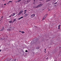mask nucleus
Returning a JSON list of instances; mask_svg holds the SVG:
<instances>
[{
    "mask_svg": "<svg viewBox=\"0 0 61 61\" xmlns=\"http://www.w3.org/2000/svg\"><path fill=\"white\" fill-rule=\"evenodd\" d=\"M35 39H36L35 40V41L36 44H39V41L38 40V38H36Z\"/></svg>",
    "mask_w": 61,
    "mask_h": 61,
    "instance_id": "f257e3e1",
    "label": "nucleus"
},
{
    "mask_svg": "<svg viewBox=\"0 0 61 61\" xmlns=\"http://www.w3.org/2000/svg\"><path fill=\"white\" fill-rule=\"evenodd\" d=\"M43 5V4H40L38 5L37 7L36 8H38V7H40L41 6H42Z\"/></svg>",
    "mask_w": 61,
    "mask_h": 61,
    "instance_id": "f03ea898",
    "label": "nucleus"
},
{
    "mask_svg": "<svg viewBox=\"0 0 61 61\" xmlns=\"http://www.w3.org/2000/svg\"><path fill=\"white\" fill-rule=\"evenodd\" d=\"M23 12V10H21L20 11V12L19 13V14H18V15H21Z\"/></svg>",
    "mask_w": 61,
    "mask_h": 61,
    "instance_id": "7ed1b4c3",
    "label": "nucleus"
},
{
    "mask_svg": "<svg viewBox=\"0 0 61 61\" xmlns=\"http://www.w3.org/2000/svg\"><path fill=\"white\" fill-rule=\"evenodd\" d=\"M35 14H33L31 15V18H33V17H35Z\"/></svg>",
    "mask_w": 61,
    "mask_h": 61,
    "instance_id": "20e7f679",
    "label": "nucleus"
},
{
    "mask_svg": "<svg viewBox=\"0 0 61 61\" xmlns=\"http://www.w3.org/2000/svg\"><path fill=\"white\" fill-rule=\"evenodd\" d=\"M12 28H13L12 27H11L8 29V30L9 31H11V30H12Z\"/></svg>",
    "mask_w": 61,
    "mask_h": 61,
    "instance_id": "39448f33",
    "label": "nucleus"
},
{
    "mask_svg": "<svg viewBox=\"0 0 61 61\" xmlns=\"http://www.w3.org/2000/svg\"><path fill=\"white\" fill-rule=\"evenodd\" d=\"M23 18V16H22L20 18H19L18 19L19 20H20V19H22V18Z\"/></svg>",
    "mask_w": 61,
    "mask_h": 61,
    "instance_id": "423d86ee",
    "label": "nucleus"
},
{
    "mask_svg": "<svg viewBox=\"0 0 61 61\" xmlns=\"http://www.w3.org/2000/svg\"><path fill=\"white\" fill-rule=\"evenodd\" d=\"M4 27H3V28L1 29V30H0L1 31H3V30H4Z\"/></svg>",
    "mask_w": 61,
    "mask_h": 61,
    "instance_id": "0eeeda50",
    "label": "nucleus"
},
{
    "mask_svg": "<svg viewBox=\"0 0 61 61\" xmlns=\"http://www.w3.org/2000/svg\"><path fill=\"white\" fill-rule=\"evenodd\" d=\"M9 22L10 23H12V20L9 21Z\"/></svg>",
    "mask_w": 61,
    "mask_h": 61,
    "instance_id": "6e6552de",
    "label": "nucleus"
},
{
    "mask_svg": "<svg viewBox=\"0 0 61 61\" xmlns=\"http://www.w3.org/2000/svg\"><path fill=\"white\" fill-rule=\"evenodd\" d=\"M26 10H24V14H25V13H26Z\"/></svg>",
    "mask_w": 61,
    "mask_h": 61,
    "instance_id": "1a4fd4ad",
    "label": "nucleus"
},
{
    "mask_svg": "<svg viewBox=\"0 0 61 61\" xmlns=\"http://www.w3.org/2000/svg\"><path fill=\"white\" fill-rule=\"evenodd\" d=\"M15 13H14L13 14H12V16H14V15H15Z\"/></svg>",
    "mask_w": 61,
    "mask_h": 61,
    "instance_id": "9d476101",
    "label": "nucleus"
},
{
    "mask_svg": "<svg viewBox=\"0 0 61 61\" xmlns=\"http://www.w3.org/2000/svg\"><path fill=\"white\" fill-rule=\"evenodd\" d=\"M16 21V19H14L13 20V22H15V21Z\"/></svg>",
    "mask_w": 61,
    "mask_h": 61,
    "instance_id": "9b49d317",
    "label": "nucleus"
},
{
    "mask_svg": "<svg viewBox=\"0 0 61 61\" xmlns=\"http://www.w3.org/2000/svg\"><path fill=\"white\" fill-rule=\"evenodd\" d=\"M12 1H9L8 3V4H9V3H12Z\"/></svg>",
    "mask_w": 61,
    "mask_h": 61,
    "instance_id": "f8f14e48",
    "label": "nucleus"
},
{
    "mask_svg": "<svg viewBox=\"0 0 61 61\" xmlns=\"http://www.w3.org/2000/svg\"><path fill=\"white\" fill-rule=\"evenodd\" d=\"M48 15L47 14H46V15H45L44 16V17H46V16H47V15Z\"/></svg>",
    "mask_w": 61,
    "mask_h": 61,
    "instance_id": "ddd939ff",
    "label": "nucleus"
},
{
    "mask_svg": "<svg viewBox=\"0 0 61 61\" xmlns=\"http://www.w3.org/2000/svg\"><path fill=\"white\" fill-rule=\"evenodd\" d=\"M39 49V47H37L36 49Z\"/></svg>",
    "mask_w": 61,
    "mask_h": 61,
    "instance_id": "4468645a",
    "label": "nucleus"
},
{
    "mask_svg": "<svg viewBox=\"0 0 61 61\" xmlns=\"http://www.w3.org/2000/svg\"><path fill=\"white\" fill-rule=\"evenodd\" d=\"M22 0H19L17 1V2H20V1H21Z\"/></svg>",
    "mask_w": 61,
    "mask_h": 61,
    "instance_id": "2eb2a0df",
    "label": "nucleus"
},
{
    "mask_svg": "<svg viewBox=\"0 0 61 61\" xmlns=\"http://www.w3.org/2000/svg\"><path fill=\"white\" fill-rule=\"evenodd\" d=\"M27 3H29V2H30V0H27Z\"/></svg>",
    "mask_w": 61,
    "mask_h": 61,
    "instance_id": "dca6fc26",
    "label": "nucleus"
},
{
    "mask_svg": "<svg viewBox=\"0 0 61 61\" xmlns=\"http://www.w3.org/2000/svg\"><path fill=\"white\" fill-rule=\"evenodd\" d=\"M21 33H22V34H24V33H25V32L22 31Z\"/></svg>",
    "mask_w": 61,
    "mask_h": 61,
    "instance_id": "f3484780",
    "label": "nucleus"
},
{
    "mask_svg": "<svg viewBox=\"0 0 61 61\" xmlns=\"http://www.w3.org/2000/svg\"><path fill=\"white\" fill-rule=\"evenodd\" d=\"M50 1V0H47L46 1V2H49V1Z\"/></svg>",
    "mask_w": 61,
    "mask_h": 61,
    "instance_id": "a211bd4d",
    "label": "nucleus"
},
{
    "mask_svg": "<svg viewBox=\"0 0 61 61\" xmlns=\"http://www.w3.org/2000/svg\"><path fill=\"white\" fill-rule=\"evenodd\" d=\"M3 16H2L1 18V20H2L3 19Z\"/></svg>",
    "mask_w": 61,
    "mask_h": 61,
    "instance_id": "6ab92c4d",
    "label": "nucleus"
},
{
    "mask_svg": "<svg viewBox=\"0 0 61 61\" xmlns=\"http://www.w3.org/2000/svg\"><path fill=\"white\" fill-rule=\"evenodd\" d=\"M45 19V18L44 17L43 18V19H42V20H44V19Z\"/></svg>",
    "mask_w": 61,
    "mask_h": 61,
    "instance_id": "aec40b11",
    "label": "nucleus"
},
{
    "mask_svg": "<svg viewBox=\"0 0 61 61\" xmlns=\"http://www.w3.org/2000/svg\"><path fill=\"white\" fill-rule=\"evenodd\" d=\"M12 16V15H10V16H9V17H11V16Z\"/></svg>",
    "mask_w": 61,
    "mask_h": 61,
    "instance_id": "412c9836",
    "label": "nucleus"
},
{
    "mask_svg": "<svg viewBox=\"0 0 61 61\" xmlns=\"http://www.w3.org/2000/svg\"><path fill=\"white\" fill-rule=\"evenodd\" d=\"M57 4V2H56L54 3V5H56V4Z\"/></svg>",
    "mask_w": 61,
    "mask_h": 61,
    "instance_id": "4be33fe9",
    "label": "nucleus"
},
{
    "mask_svg": "<svg viewBox=\"0 0 61 61\" xmlns=\"http://www.w3.org/2000/svg\"><path fill=\"white\" fill-rule=\"evenodd\" d=\"M25 15L26 16H27V15H28L27 14H25Z\"/></svg>",
    "mask_w": 61,
    "mask_h": 61,
    "instance_id": "5701e85b",
    "label": "nucleus"
},
{
    "mask_svg": "<svg viewBox=\"0 0 61 61\" xmlns=\"http://www.w3.org/2000/svg\"><path fill=\"white\" fill-rule=\"evenodd\" d=\"M25 52H28V51H27V50H26L25 51Z\"/></svg>",
    "mask_w": 61,
    "mask_h": 61,
    "instance_id": "b1692460",
    "label": "nucleus"
},
{
    "mask_svg": "<svg viewBox=\"0 0 61 61\" xmlns=\"http://www.w3.org/2000/svg\"><path fill=\"white\" fill-rule=\"evenodd\" d=\"M60 25H59L58 26V27H60Z\"/></svg>",
    "mask_w": 61,
    "mask_h": 61,
    "instance_id": "393cba45",
    "label": "nucleus"
},
{
    "mask_svg": "<svg viewBox=\"0 0 61 61\" xmlns=\"http://www.w3.org/2000/svg\"><path fill=\"white\" fill-rule=\"evenodd\" d=\"M58 29H60V27H58Z\"/></svg>",
    "mask_w": 61,
    "mask_h": 61,
    "instance_id": "a878e982",
    "label": "nucleus"
},
{
    "mask_svg": "<svg viewBox=\"0 0 61 61\" xmlns=\"http://www.w3.org/2000/svg\"><path fill=\"white\" fill-rule=\"evenodd\" d=\"M48 11H50V10L49 9L48 10Z\"/></svg>",
    "mask_w": 61,
    "mask_h": 61,
    "instance_id": "bb28decb",
    "label": "nucleus"
},
{
    "mask_svg": "<svg viewBox=\"0 0 61 61\" xmlns=\"http://www.w3.org/2000/svg\"><path fill=\"white\" fill-rule=\"evenodd\" d=\"M14 61H16V59H14Z\"/></svg>",
    "mask_w": 61,
    "mask_h": 61,
    "instance_id": "cd10ccee",
    "label": "nucleus"
},
{
    "mask_svg": "<svg viewBox=\"0 0 61 61\" xmlns=\"http://www.w3.org/2000/svg\"><path fill=\"white\" fill-rule=\"evenodd\" d=\"M34 2H35V1H36V0H34Z\"/></svg>",
    "mask_w": 61,
    "mask_h": 61,
    "instance_id": "c85d7f7f",
    "label": "nucleus"
},
{
    "mask_svg": "<svg viewBox=\"0 0 61 61\" xmlns=\"http://www.w3.org/2000/svg\"><path fill=\"white\" fill-rule=\"evenodd\" d=\"M5 5H6V4H4Z\"/></svg>",
    "mask_w": 61,
    "mask_h": 61,
    "instance_id": "c756f323",
    "label": "nucleus"
},
{
    "mask_svg": "<svg viewBox=\"0 0 61 61\" xmlns=\"http://www.w3.org/2000/svg\"><path fill=\"white\" fill-rule=\"evenodd\" d=\"M20 32H22V31H19Z\"/></svg>",
    "mask_w": 61,
    "mask_h": 61,
    "instance_id": "7c9ffc66",
    "label": "nucleus"
},
{
    "mask_svg": "<svg viewBox=\"0 0 61 61\" xmlns=\"http://www.w3.org/2000/svg\"><path fill=\"white\" fill-rule=\"evenodd\" d=\"M45 51H46V49H45Z\"/></svg>",
    "mask_w": 61,
    "mask_h": 61,
    "instance_id": "2f4dec72",
    "label": "nucleus"
},
{
    "mask_svg": "<svg viewBox=\"0 0 61 61\" xmlns=\"http://www.w3.org/2000/svg\"><path fill=\"white\" fill-rule=\"evenodd\" d=\"M3 1H5V0H3Z\"/></svg>",
    "mask_w": 61,
    "mask_h": 61,
    "instance_id": "473e14b6",
    "label": "nucleus"
},
{
    "mask_svg": "<svg viewBox=\"0 0 61 61\" xmlns=\"http://www.w3.org/2000/svg\"><path fill=\"white\" fill-rule=\"evenodd\" d=\"M40 0V1H42V0Z\"/></svg>",
    "mask_w": 61,
    "mask_h": 61,
    "instance_id": "72a5a7b5",
    "label": "nucleus"
},
{
    "mask_svg": "<svg viewBox=\"0 0 61 61\" xmlns=\"http://www.w3.org/2000/svg\"><path fill=\"white\" fill-rule=\"evenodd\" d=\"M54 16H56V15H54Z\"/></svg>",
    "mask_w": 61,
    "mask_h": 61,
    "instance_id": "f704fd0d",
    "label": "nucleus"
},
{
    "mask_svg": "<svg viewBox=\"0 0 61 61\" xmlns=\"http://www.w3.org/2000/svg\"><path fill=\"white\" fill-rule=\"evenodd\" d=\"M1 50H0V52H1Z\"/></svg>",
    "mask_w": 61,
    "mask_h": 61,
    "instance_id": "c9c22d12",
    "label": "nucleus"
},
{
    "mask_svg": "<svg viewBox=\"0 0 61 61\" xmlns=\"http://www.w3.org/2000/svg\"><path fill=\"white\" fill-rule=\"evenodd\" d=\"M11 61V60H10V61Z\"/></svg>",
    "mask_w": 61,
    "mask_h": 61,
    "instance_id": "e433bc0d",
    "label": "nucleus"
},
{
    "mask_svg": "<svg viewBox=\"0 0 61 61\" xmlns=\"http://www.w3.org/2000/svg\"><path fill=\"white\" fill-rule=\"evenodd\" d=\"M45 52L46 53V51H45Z\"/></svg>",
    "mask_w": 61,
    "mask_h": 61,
    "instance_id": "4c0bfd02",
    "label": "nucleus"
},
{
    "mask_svg": "<svg viewBox=\"0 0 61 61\" xmlns=\"http://www.w3.org/2000/svg\"><path fill=\"white\" fill-rule=\"evenodd\" d=\"M24 0V1H25V0Z\"/></svg>",
    "mask_w": 61,
    "mask_h": 61,
    "instance_id": "58836bf2",
    "label": "nucleus"
},
{
    "mask_svg": "<svg viewBox=\"0 0 61 61\" xmlns=\"http://www.w3.org/2000/svg\"><path fill=\"white\" fill-rule=\"evenodd\" d=\"M15 2H16V3H17V2L15 1Z\"/></svg>",
    "mask_w": 61,
    "mask_h": 61,
    "instance_id": "ea45409f",
    "label": "nucleus"
},
{
    "mask_svg": "<svg viewBox=\"0 0 61 61\" xmlns=\"http://www.w3.org/2000/svg\"><path fill=\"white\" fill-rule=\"evenodd\" d=\"M47 59L48 58V57H47Z\"/></svg>",
    "mask_w": 61,
    "mask_h": 61,
    "instance_id": "a19ab883",
    "label": "nucleus"
}]
</instances>
